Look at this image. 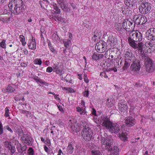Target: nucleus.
<instances>
[{
    "mask_svg": "<svg viewBox=\"0 0 155 155\" xmlns=\"http://www.w3.org/2000/svg\"><path fill=\"white\" fill-rule=\"evenodd\" d=\"M124 54L125 62L123 68V70H125L128 69L130 63H132L130 67V71L135 73L138 72L141 68L140 61L143 59L142 58H140V60L137 59L130 50H127Z\"/></svg>",
    "mask_w": 155,
    "mask_h": 155,
    "instance_id": "obj_1",
    "label": "nucleus"
},
{
    "mask_svg": "<svg viewBox=\"0 0 155 155\" xmlns=\"http://www.w3.org/2000/svg\"><path fill=\"white\" fill-rule=\"evenodd\" d=\"M137 45L139 51L140 52L141 55H140L139 58H142L144 59V61L146 67V71L148 73H151L153 72L155 70V66L153 64L151 59L147 56V55L143 51V44L141 42L139 43Z\"/></svg>",
    "mask_w": 155,
    "mask_h": 155,
    "instance_id": "obj_2",
    "label": "nucleus"
},
{
    "mask_svg": "<svg viewBox=\"0 0 155 155\" xmlns=\"http://www.w3.org/2000/svg\"><path fill=\"white\" fill-rule=\"evenodd\" d=\"M151 9V6L150 3L144 2L143 0L139 7V11L142 14H145L148 13Z\"/></svg>",
    "mask_w": 155,
    "mask_h": 155,
    "instance_id": "obj_3",
    "label": "nucleus"
},
{
    "mask_svg": "<svg viewBox=\"0 0 155 155\" xmlns=\"http://www.w3.org/2000/svg\"><path fill=\"white\" fill-rule=\"evenodd\" d=\"M93 131L90 128L84 129L82 132V136L83 138L86 141H89L92 137Z\"/></svg>",
    "mask_w": 155,
    "mask_h": 155,
    "instance_id": "obj_4",
    "label": "nucleus"
},
{
    "mask_svg": "<svg viewBox=\"0 0 155 155\" xmlns=\"http://www.w3.org/2000/svg\"><path fill=\"white\" fill-rule=\"evenodd\" d=\"M101 136V143L103 147H105L106 150L110 148L112 144V140L110 138L107 137L106 134L104 135V137Z\"/></svg>",
    "mask_w": 155,
    "mask_h": 155,
    "instance_id": "obj_5",
    "label": "nucleus"
},
{
    "mask_svg": "<svg viewBox=\"0 0 155 155\" xmlns=\"http://www.w3.org/2000/svg\"><path fill=\"white\" fill-rule=\"evenodd\" d=\"M133 21L134 24L137 25H143L146 22V17L141 15H135L133 17Z\"/></svg>",
    "mask_w": 155,
    "mask_h": 155,
    "instance_id": "obj_6",
    "label": "nucleus"
},
{
    "mask_svg": "<svg viewBox=\"0 0 155 155\" xmlns=\"http://www.w3.org/2000/svg\"><path fill=\"white\" fill-rule=\"evenodd\" d=\"M107 47V45L106 42L101 41L96 44L95 49L97 52L102 53L105 52Z\"/></svg>",
    "mask_w": 155,
    "mask_h": 155,
    "instance_id": "obj_7",
    "label": "nucleus"
},
{
    "mask_svg": "<svg viewBox=\"0 0 155 155\" xmlns=\"http://www.w3.org/2000/svg\"><path fill=\"white\" fill-rule=\"evenodd\" d=\"M112 133L117 134L120 131V127L117 123L111 122L106 128Z\"/></svg>",
    "mask_w": 155,
    "mask_h": 155,
    "instance_id": "obj_8",
    "label": "nucleus"
},
{
    "mask_svg": "<svg viewBox=\"0 0 155 155\" xmlns=\"http://www.w3.org/2000/svg\"><path fill=\"white\" fill-rule=\"evenodd\" d=\"M128 38L135 41L136 42L140 41L142 38L141 34L136 31H133L130 32Z\"/></svg>",
    "mask_w": 155,
    "mask_h": 155,
    "instance_id": "obj_9",
    "label": "nucleus"
},
{
    "mask_svg": "<svg viewBox=\"0 0 155 155\" xmlns=\"http://www.w3.org/2000/svg\"><path fill=\"white\" fill-rule=\"evenodd\" d=\"M133 22L127 19H125L122 23V27L124 29L127 31H130L133 29Z\"/></svg>",
    "mask_w": 155,
    "mask_h": 155,
    "instance_id": "obj_10",
    "label": "nucleus"
},
{
    "mask_svg": "<svg viewBox=\"0 0 155 155\" xmlns=\"http://www.w3.org/2000/svg\"><path fill=\"white\" fill-rule=\"evenodd\" d=\"M25 5L23 2H22L19 5V6H17L14 9H12L13 13L15 15H18L22 12L24 10Z\"/></svg>",
    "mask_w": 155,
    "mask_h": 155,
    "instance_id": "obj_11",
    "label": "nucleus"
},
{
    "mask_svg": "<svg viewBox=\"0 0 155 155\" xmlns=\"http://www.w3.org/2000/svg\"><path fill=\"white\" fill-rule=\"evenodd\" d=\"M21 141L29 146H31L32 144L33 139L28 134H24L21 137Z\"/></svg>",
    "mask_w": 155,
    "mask_h": 155,
    "instance_id": "obj_12",
    "label": "nucleus"
},
{
    "mask_svg": "<svg viewBox=\"0 0 155 155\" xmlns=\"http://www.w3.org/2000/svg\"><path fill=\"white\" fill-rule=\"evenodd\" d=\"M146 37L148 40L150 41L155 40V28H151L146 32Z\"/></svg>",
    "mask_w": 155,
    "mask_h": 155,
    "instance_id": "obj_13",
    "label": "nucleus"
},
{
    "mask_svg": "<svg viewBox=\"0 0 155 155\" xmlns=\"http://www.w3.org/2000/svg\"><path fill=\"white\" fill-rule=\"evenodd\" d=\"M100 120L102 123V126L106 128L111 122L106 115L101 116Z\"/></svg>",
    "mask_w": 155,
    "mask_h": 155,
    "instance_id": "obj_14",
    "label": "nucleus"
},
{
    "mask_svg": "<svg viewBox=\"0 0 155 155\" xmlns=\"http://www.w3.org/2000/svg\"><path fill=\"white\" fill-rule=\"evenodd\" d=\"M70 121L71 122V130L74 132H79L80 130V127L77 122L71 120Z\"/></svg>",
    "mask_w": 155,
    "mask_h": 155,
    "instance_id": "obj_15",
    "label": "nucleus"
},
{
    "mask_svg": "<svg viewBox=\"0 0 155 155\" xmlns=\"http://www.w3.org/2000/svg\"><path fill=\"white\" fill-rule=\"evenodd\" d=\"M125 122L128 127H130L134 126L135 122L134 118L131 117H128L125 118Z\"/></svg>",
    "mask_w": 155,
    "mask_h": 155,
    "instance_id": "obj_16",
    "label": "nucleus"
},
{
    "mask_svg": "<svg viewBox=\"0 0 155 155\" xmlns=\"http://www.w3.org/2000/svg\"><path fill=\"white\" fill-rule=\"evenodd\" d=\"M20 0H11L8 5V6L10 9H14L17 6H19V5L21 2Z\"/></svg>",
    "mask_w": 155,
    "mask_h": 155,
    "instance_id": "obj_17",
    "label": "nucleus"
},
{
    "mask_svg": "<svg viewBox=\"0 0 155 155\" xmlns=\"http://www.w3.org/2000/svg\"><path fill=\"white\" fill-rule=\"evenodd\" d=\"M17 148L18 152L20 153L24 154L26 153L27 148L26 145H22L20 143H18L17 145Z\"/></svg>",
    "mask_w": 155,
    "mask_h": 155,
    "instance_id": "obj_18",
    "label": "nucleus"
},
{
    "mask_svg": "<svg viewBox=\"0 0 155 155\" xmlns=\"http://www.w3.org/2000/svg\"><path fill=\"white\" fill-rule=\"evenodd\" d=\"M107 150L110 152L111 154L112 155H118L119 152V148L116 146H114L112 147L110 146V148Z\"/></svg>",
    "mask_w": 155,
    "mask_h": 155,
    "instance_id": "obj_19",
    "label": "nucleus"
},
{
    "mask_svg": "<svg viewBox=\"0 0 155 155\" xmlns=\"http://www.w3.org/2000/svg\"><path fill=\"white\" fill-rule=\"evenodd\" d=\"M117 39L115 37L110 36L108 38L107 42L108 45L111 46H114L116 43Z\"/></svg>",
    "mask_w": 155,
    "mask_h": 155,
    "instance_id": "obj_20",
    "label": "nucleus"
},
{
    "mask_svg": "<svg viewBox=\"0 0 155 155\" xmlns=\"http://www.w3.org/2000/svg\"><path fill=\"white\" fill-rule=\"evenodd\" d=\"M111 54H113L115 56V57H117L118 59H120V52L116 48H112L111 49Z\"/></svg>",
    "mask_w": 155,
    "mask_h": 155,
    "instance_id": "obj_21",
    "label": "nucleus"
},
{
    "mask_svg": "<svg viewBox=\"0 0 155 155\" xmlns=\"http://www.w3.org/2000/svg\"><path fill=\"white\" fill-rule=\"evenodd\" d=\"M118 109L122 112H124L127 110V106L126 103L123 102H120L118 104Z\"/></svg>",
    "mask_w": 155,
    "mask_h": 155,
    "instance_id": "obj_22",
    "label": "nucleus"
},
{
    "mask_svg": "<svg viewBox=\"0 0 155 155\" xmlns=\"http://www.w3.org/2000/svg\"><path fill=\"white\" fill-rule=\"evenodd\" d=\"M104 56L103 54H97V53H94L92 56V59L95 61L99 60L102 58Z\"/></svg>",
    "mask_w": 155,
    "mask_h": 155,
    "instance_id": "obj_23",
    "label": "nucleus"
},
{
    "mask_svg": "<svg viewBox=\"0 0 155 155\" xmlns=\"http://www.w3.org/2000/svg\"><path fill=\"white\" fill-rule=\"evenodd\" d=\"M28 46L30 49L35 50L36 48V43L35 40H30L28 41Z\"/></svg>",
    "mask_w": 155,
    "mask_h": 155,
    "instance_id": "obj_24",
    "label": "nucleus"
},
{
    "mask_svg": "<svg viewBox=\"0 0 155 155\" xmlns=\"http://www.w3.org/2000/svg\"><path fill=\"white\" fill-rule=\"evenodd\" d=\"M120 132L118 134V135L120 139L122 141L125 142L127 141L128 140V138L127 137V134L126 133H123Z\"/></svg>",
    "mask_w": 155,
    "mask_h": 155,
    "instance_id": "obj_25",
    "label": "nucleus"
},
{
    "mask_svg": "<svg viewBox=\"0 0 155 155\" xmlns=\"http://www.w3.org/2000/svg\"><path fill=\"white\" fill-rule=\"evenodd\" d=\"M109 56L111 58H114V59H116V61L117 62V61H118V65L120 64V65H121L123 64V58L121 57H120V59H118L117 57H115V56L114 55H113V54H111V52Z\"/></svg>",
    "mask_w": 155,
    "mask_h": 155,
    "instance_id": "obj_26",
    "label": "nucleus"
},
{
    "mask_svg": "<svg viewBox=\"0 0 155 155\" xmlns=\"http://www.w3.org/2000/svg\"><path fill=\"white\" fill-rule=\"evenodd\" d=\"M62 42L64 44V47L67 49H69L71 45V42L70 40L69 39H64L62 40Z\"/></svg>",
    "mask_w": 155,
    "mask_h": 155,
    "instance_id": "obj_27",
    "label": "nucleus"
},
{
    "mask_svg": "<svg viewBox=\"0 0 155 155\" xmlns=\"http://www.w3.org/2000/svg\"><path fill=\"white\" fill-rule=\"evenodd\" d=\"M15 91V88L10 86H8L6 89H2V91H3L4 92L7 93H12Z\"/></svg>",
    "mask_w": 155,
    "mask_h": 155,
    "instance_id": "obj_28",
    "label": "nucleus"
},
{
    "mask_svg": "<svg viewBox=\"0 0 155 155\" xmlns=\"http://www.w3.org/2000/svg\"><path fill=\"white\" fill-rule=\"evenodd\" d=\"M14 130L19 136H21L23 135V131L20 126H18L15 127Z\"/></svg>",
    "mask_w": 155,
    "mask_h": 155,
    "instance_id": "obj_29",
    "label": "nucleus"
},
{
    "mask_svg": "<svg viewBox=\"0 0 155 155\" xmlns=\"http://www.w3.org/2000/svg\"><path fill=\"white\" fill-rule=\"evenodd\" d=\"M129 43L130 45L134 49L137 48L138 46L137 44L135 43L136 41L130 39L128 38Z\"/></svg>",
    "mask_w": 155,
    "mask_h": 155,
    "instance_id": "obj_30",
    "label": "nucleus"
},
{
    "mask_svg": "<svg viewBox=\"0 0 155 155\" xmlns=\"http://www.w3.org/2000/svg\"><path fill=\"white\" fill-rule=\"evenodd\" d=\"M74 151V146L71 143L68 144V147H67V152L68 153L72 154Z\"/></svg>",
    "mask_w": 155,
    "mask_h": 155,
    "instance_id": "obj_31",
    "label": "nucleus"
},
{
    "mask_svg": "<svg viewBox=\"0 0 155 155\" xmlns=\"http://www.w3.org/2000/svg\"><path fill=\"white\" fill-rule=\"evenodd\" d=\"M79 125L80 129L83 128V130H84V129H87L88 128L87 123L84 120L81 121L80 122Z\"/></svg>",
    "mask_w": 155,
    "mask_h": 155,
    "instance_id": "obj_32",
    "label": "nucleus"
},
{
    "mask_svg": "<svg viewBox=\"0 0 155 155\" xmlns=\"http://www.w3.org/2000/svg\"><path fill=\"white\" fill-rule=\"evenodd\" d=\"M33 79L36 82H39L41 84L45 85V86L47 85V82L39 78L38 77H35L33 78Z\"/></svg>",
    "mask_w": 155,
    "mask_h": 155,
    "instance_id": "obj_33",
    "label": "nucleus"
},
{
    "mask_svg": "<svg viewBox=\"0 0 155 155\" xmlns=\"http://www.w3.org/2000/svg\"><path fill=\"white\" fill-rule=\"evenodd\" d=\"M54 71L59 70L63 68V65L58 63L54 64L52 66Z\"/></svg>",
    "mask_w": 155,
    "mask_h": 155,
    "instance_id": "obj_34",
    "label": "nucleus"
},
{
    "mask_svg": "<svg viewBox=\"0 0 155 155\" xmlns=\"http://www.w3.org/2000/svg\"><path fill=\"white\" fill-rule=\"evenodd\" d=\"M145 46L149 48H150V47L154 48H153V49H154L155 48V44H154L152 41H150L149 42H147L146 43Z\"/></svg>",
    "mask_w": 155,
    "mask_h": 155,
    "instance_id": "obj_35",
    "label": "nucleus"
},
{
    "mask_svg": "<svg viewBox=\"0 0 155 155\" xmlns=\"http://www.w3.org/2000/svg\"><path fill=\"white\" fill-rule=\"evenodd\" d=\"M61 6L62 9L64 11L69 12L70 10V8H68L67 6L64 4H62L61 5Z\"/></svg>",
    "mask_w": 155,
    "mask_h": 155,
    "instance_id": "obj_36",
    "label": "nucleus"
},
{
    "mask_svg": "<svg viewBox=\"0 0 155 155\" xmlns=\"http://www.w3.org/2000/svg\"><path fill=\"white\" fill-rule=\"evenodd\" d=\"M91 155H102L101 153L99 150H94L91 151Z\"/></svg>",
    "mask_w": 155,
    "mask_h": 155,
    "instance_id": "obj_37",
    "label": "nucleus"
},
{
    "mask_svg": "<svg viewBox=\"0 0 155 155\" xmlns=\"http://www.w3.org/2000/svg\"><path fill=\"white\" fill-rule=\"evenodd\" d=\"M4 143V147L7 149H9V147L12 144V143L9 141H5Z\"/></svg>",
    "mask_w": 155,
    "mask_h": 155,
    "instance_id": "obj_38",
    "label": "nucleus"
},
{
    "mask_svg": "<svg viewBox=\"0 0 155 155\" xmlns=\"http://www.w3.org/2000/svg\"><path fill=\"white\" fill-rule=\"evenodd\" d=\"M20 39V41L22 43L23 46H25L26 44V42L25 41V39L24 36L22 35H20L19 36Z\"/></svg>",
    "mask_w": 155,
    "mask_h": 155,
    "instance_id": "obj_39",
    "label": "nucleus"
},
{
    "mask_svg": "<svg viewBox=\"0 0 155 155\" xmlns=\"http://www.w3.org/2000/svg\"><path fill=\"white\" fill-rule=\"evenodd\" d=\"M108 73H109L108 71H104L102 72H101L100 75L102 77L107 78L108 77L107 74Z\"/></svg>",
    "mask_w": 155,
    "mask_h": 155,
    "instance_id": "obj_40",
    "label": "nucleus"
},
{
    "mask_svg": "<svg viewBox=\"0 0 155 155\" xmlns=\"http://www.w3.org/2000/svg\"><path fill=\"white\" fill-rule=\"evenodd\" d=\"M100 38V36L99 34V33L97 32H96L95 31L94 32V36L93 38L96 41V39H99Z\"/></svg>",
    "mask_w": 155,
    "mask_h": 155,
    "instance_id": "obj_41",
    "label": "nucleus"
},
{
    "mask_svg": "<svg viewBox=\"0 0 155 155\" xmlns=\"http://www.w3.org/2000/svg\"><path fill=\"white\" fill-rule=\"evenodd\" d=\"M133 1L132 0H124V2L127 6L130 7Z\"/></svg>",
    "mask_w": 155,
    "mask_h": 155,
    "instance_id": "obj_42",
    "label": "nucleus"
},
{
    "mask_svg": "<svg viewBox=\"0 0 155 155\" xmlns=\"http://www.w3.org/2000/svg\"><path fill=\"white\" fill-rule=\"evenodd\" d=\"M48 46H49V47L51 51L52 52L54 53H57L56 50L51 45V43L48 44Z\"/></svg>",
    "mask_w": 155,
    "mask_h": 155,
    "instance_id": "obj_43",
    "label": "nucleus"
},
{
    "mask_svg": "<svg viewBox=\"0 0 155 155\" xmlns=\"http://www.w3.org/2000/svg\"><path fill=\"white\" fill-rule=\"evenodd\" d=\"M106 105L108 107H111L113 105V103L112 102H111V100L110 99H108L107 100V101H106Z\"/></svg>",
    "mask_w": 155,
    "mask_h": 155,
    "instance_id": "obj_44",
    "label": "nucleus"
},
{
    "mask_svg": "<svg viewBox=\"0 0 155 155\" xmlns=\"http://www.w3.org/2000/svg\"><path fill=\"white\" fill-rule=\"evenodd\" d=\"M53 8L54 10H55V11L57 14H59L60 13L61 11L60 9H59L58 8L56 4L53 5Z\"/></svg>",
    "mask_w": 155,
    "mask_h": 155,
    "instance_id": "obj_45",
    "label": "nucleus"
},
{
    "mask_svg": "<svg viewBox=\"0 0 155 155\" xmlns=\"http://www.w3.org/2000/svg\"><path fill=\"white\" fill-rule=\"evenodd\" d=\"M34 62L35 64L39 65L42 64V61L40 59H36L35 60Z\"/></svg>",
    "mask_w": 155,
    "mask_h": 155,
    "instance_id": "obj_46",
    "label": "nucleus"
},
{
    "mask_svg": "<svg viewBox=\"0 0 155 155\" xmlns=\"http://www.w3.org/2000/svg\"><path fill=\"white\" fill-rule=\"evenodd\" d=\"M9 110L8 109V108L7 107H6L5 108V116L6 117H8L9 116Z\"/></svg>",
    "mask_w": 155,
    "mask_h": 155,
    "instance_id": "obj_47",
    "label": "nucleus"
},
{
    "mask_svg": "<svg viewBox=\"0 0 155 155\" xmlns=\"http://www.w3.org/2000/svg\"><path fill=\"white\" fill-rule=\"evenodd\" d=\"M11 147V149L10 150V151L11 153V154L10 155H13L16 151V149L15 147L13 146V147Z\"/></svg>",
    "mask_w": 155,
    "mask_h": 155,
    "instance_id": "obj_48",
    "label": "nucleus"
},
{
    "mask_svg": "<svg viewBox=\"0 0 155 155\" xmlns=\"http://www.w3.org/2000/svg\"><path fill=\"white\" fill-rule=\"evenodd\" d=\"M34 153V150L32 147H30L27 150V154Z\"/></svg>",
    "mask_w": 155,
    "mask_h": 155,
    "instance_id": "obj_49",
    "label": "nucleus"
},
{
    "mask_svg": "<svg viewBox=\"0 0 155 155\" xmlns=\"http://www.w3.org/2000/svg\"><path fill=\"white\" fill-rule=\"evenodd\" d=\"M135 1H136L133 0L132 3H131L130 7V8H137L136 4L135 3Z\"/></svg>",
    "mask_w": 155,
    "mask_h": 155,
    "instance_id": "obj_50",
    "label": "nucleus"
},
{
    "mask_svg": "<svg viewBox=\"0 0 155 155\" xmlns=\"http://www.w3.org/2000/svg\"><path fill=\"white\" fill-rule=\"evenodd\" d=\"M5 40H3L0 43V46L2 48H4L5 46Z\"/></svg>",
    "mask_w": 155,
    "mask_h": 155,
    "instance_id": "obj_51",
    "label": "nucleus"
},
{
    "mask_svg": "<svg viewBox=\"0 0 155 155\" xmlns=\"http://www.w3.org/2000/svg\"><path fill=\"white\" fill-rule=\"evenodd\" d=\"M63 68L60 69H59V70H58L57 71H55L56 72V74H59V75L61 76L62 75V71L63 70Z\"/></svg>",
    "mask_w": 155,
    "mask_h": 155,
    "instance_id": "obj_52",
    "label": "nucleus"
},
{
    "mask_svg": "<svg viewBox=\"0 0 155 155\" xmlns=\"http://www.w3.org/2000/svg\"><path fill=\"white\" fill-rule=\"evenodd\" d=\"M3 133V126L0 121V134H2Z\"/></svg>",
    "mask_w": 155,
    "mask_h": 155,
    "instance_id": "obj_53",
    "label": "nucleus"
},
{
    "mask_svg": "<svg viewBox=\"0 0 155 155\" xmlns=\"http://www.w3.org/2000/svg\"><path fill=\"white\" fill-rule=\"evenodd\" d=\"M53 69L52 67H49L47 68L46 71L47 72L50 73L52 71Z\"/></svg>",
    "mask_w": 155,
    "mask_h": 155,
    "instance_id": "obj_54",
    "label": "nucleus"
},
{
    "mask_svg": "<svg viewBox=\"0 0 155 155\" xmlns=\"http://www.w3.org/2000/svg\"><path fill=\"white\" fill-rule=\"evenodd\" d=\"M48 145H50L51 143L50 140L48 139H47L44 143Z\"/></svg>",
    "mask_w": 155,
    "mask_h": 155,
    "instance_id": "obj_55",
    "label": "nucleus"
},
{
    "mask_svg": "<svg viewBox=\"0 0 155 155\" xmlns=\"http://www.w3.org/2000/svg\"><path fill=\"white\" fill-rule=\"evenodd\" d=\"M89 92L88 90L85 91L83 94L84 96L86 97H87L88 96Z\"/></svg>",
    "mask_w": 155,
    "mask_h": 155,
    "instance_id": "obj_56",
    "label": "nucleus"
},
{
    "mask_svg": "<svg viewBox=\"0 0 155 155\" xmlns=\"http://www.w3.org/2000/svg\"><path fill=\"white\" fill-rule=\"evenodd\" d=\"M122 11L123 14H125L127 15V9H126L125 8H122Z\"/></svg>",
    "mask_w": 155,
    "mask_h": 155,
    "instance_id": "obj_57",
    "label": "nucleus"
},
{
    "mask_svg": "<svg viewBox=\"0 0 155 155\" xmlns=\"http://www.w3.org/2000/svg\"><path fill=\"white\" fill-rule=\"evenodd\" d=\"M67 90L68 91V92L70 93H74V91L73 89L71 88H68V89Z\"/></svg>",
    "mask_w": 155,
    "mask_h": 155,
    "instance_id": "obj_58",
    "label": "nucleus"
},
{
    "mask_svg": "<svg viewBox=\"0 0 155 155\" xmlns=\"http://www.w3.org/2000/svg\"><path fill=\"white\" fill-rule=\"evenodd\" d=\"M82 109L80 107H77L76 108V111L78 112H81L82 111Z\"/></svg>",
    "mask_w": 155,
    "mask_h": 155,
    "instance_id": "obj_59",
    "label": "nucleus"
},
{
    "mask_svg": "<svg viewBox=\"0 0 155 155\" xmlns=\"http://www.w3.org/2000/svg\"><path fill=\"white\" fill-rule=\"evenodd\" d=\"M84 81L86 83H87L89 82V80L86 77H85L84 78Z\"/></svg>",
    "mask_w": 155,
    "mask_h": 155,
    "instance_id": "obj_60",
    "label": "nucleus"
},
{
    "mask_svg": "<svg viewBox=\"0 0 155 155\" xmlns=\"http://www.w3.org/2000/svg\"><path fill=\"white\" fill-rule=\"evenodd\" d=\"M71 5L72 7V8H73L74 9L76 7V5L74 4V3H71Z\"/></svg>",
    "mask_w": 155,
    "mask_h": 155,
    "instance_id": "obj_61",
    "label": "nucleus"
},
{
    "mask_svg": "<svg viewBox=\"0 0 155 155\" xmlns=\"http://www.w3.org/2000/svg\"><path fill=\"white\" fill-rule=\"evenodd\" d=\"M44 147V150H45V151L47 152H48V147L46 146H45Z\"/></svg>",
    "mask_w": 155,
    "mask_h": 155,
    "instance_id": "obj_62",
    "label": "nucleus"
},
{
    "mask_svg": "<svg viewBox=\"0 0 155 155\" xmlns=\"http://www.w3.org/2000/svg\"><path fill=\"white\" fill-rule=\"evenodd\" d=\"M92 114L93 115L95 116H96V111L95 110H93Z\"/></svg>",
    "mask_w": 155,
    "mask_h": 155,
    "instance_id": "obj_63",
    "label": "nucleus"
},
{
    "mask_svg": "<svg viewBox=\"0 0 155 155\" xmlns=\"http://www.w3.org/2000/svg\"><path fill=\"white\" fill-rule=\"evenodd\" d=\"M80 113H79V114L80 115H83V114H84L85 113V112H84V110H83V109L82 110V111H81V112H79Z\"/></svg>",
    "mask_w": 155,
    "mask_h": 155,
    "instance_id": "obj_64",
    "label": "nucleus"
}]
</instances>
